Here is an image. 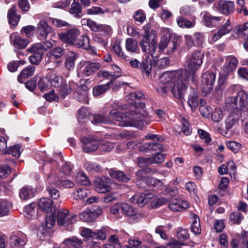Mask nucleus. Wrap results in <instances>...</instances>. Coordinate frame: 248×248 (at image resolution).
<instances>
[{
  "mask_svg": "<svg viewBox=\"0 0 248 248\" xmlns=\"http://www.w3.org/2000/svg\"><path fill=\"white\" fill-rule=\"evenodd\" d=\"M60 39L63 42L78 48L88 49L90 47L89 39L87 36L80 35L78 30L72 28L60 33Z\"/></svg>",
  "mask_w": 248,
  "mask_h": 248,
  "instance_id": "obj_1",
  "label": "nucleus"
},
{
  "mask_svg": "<svg viewBox=\"0 0 248 248\" xmlns=\"http://www.w3.org/2000/svg\"><path fill=\"white\" fill-rule=\"evenodd\" d=\"M113 50L117 54V55L125 60V61H129V57L126 56L122 50V48L119 43H115L113 46Z\"/></svg>",
  "mask_w": 248,
  "mask_h": 248,
  "instance_id": "obj_56",
  "label": "nucleus"
},
{
  "mask_svg": "<svg viewBox=\"0 0 248 248\" xmlns=\"http://www.w3.org/2000/svg\"><path fill=\"white\" fill-rule=\"evenodd\" d=\"M34 70L35 67L31 65L23 69L18 76V81L20 83H23L27 78L33 75Z\"/></svg>",
  "mask_w": 248,
  "mask_h": 248,
  "instance_id": "obj_35",
  "label": "nucleus"
},
{
  "mask_svg": "<svg viewBox=\"0 0 248 248\" xmlns=\"http://www.w3.org/2000/svg\"><path fill=\"white\" fill-rule=\"evenodd\" d=\"M37 31L43 39H46L48 34L52 32L51 28L44 20L40 21L38 23Z\"/></svg>",
  "mask_w": 248,
  "mask_h": 248,
  "instance_id": "obj_26",
  "label": "nucleus"
},
{
  "mask_svg": "<svg viewBox=\"0 0 248 248\" xmlns=\"http://www.w3.org/2000/svg\"><path fill=\"white\" fill-rule=\"evenodd\" d=\"M165 159V155L162 154L158 153L154 155L152 157L144 158L141 157L139 159V164H144L145 166L152 164H158L163 162Z\"/></svg>",
  "mask_w": 248,
  "mask_h": 248,
  "instance_id": "obj_21",
  "label": "nucleus"
},
{
  "mask_svg": "<svg viewBox=\"0 0 248 248\" xmlns=\"http://www.w3.org/2000/svg\"><path fill=\"white\" fill-rule=\"evenodd\" d=\"M69 11L72 15L76 18H79L81 17L82 9L81 5L78 2V0H73Z\"/></svg>",
  "mask_w": 248,
  "mask_h": 248,
  "instance_id": "obj_33",
  "label": "nucleus"
},
{
  "mask_svg": "<svg viewBox=\"0 0 248 248\" xmlns=\"http://www.w3.org/2000/svg\"><path fill=\"white\" fill-rule=\"evenodd\" d=\"M153 63L158 67L161 68H164L169 64V61L167 57H163L160 59L156 58H152Z\"/></svg>",
  "mask_w": 248,
  "mask_h": 248,
  "instance_id": "obj_55",
  "label": "nucleus"
},
{
  "mask_svg": "<svg viewBox=\"0 0 248 248\" xmlns=\"http://www.w3.org/2000/svg\"><path fill=\"white\" fill-rule=\"evenodd\" d=\"M125 48L127 51L131 53H138L139 51L137 41L131 38L126 39Z\"/></svg>",
  "mask_w": 248,
  "mask_h": 248,
  "instance_id": "obj_37",
  "label": "nucleus"
},
{
  "mask_svg": "<svg viewBox=\"0 0 248 248\" xmlns=\"http://www.w3.org/2000/svg\"><path fill=\"white\" fill-rule=\"evenodd\" d=\"M77 54L73 51H69L67 53L65 59V67L70 70L74 67Z\"/></svg>",
  "mask_w": 248,
  "mask_h": 248,
  "instance_id": "obj_36",
  "label": "nucleus"
},
{
  "mask_svg": "<svg viewBox=\"0 0 248 248\" xmlns=\"http://www.w3.org/2000/svg\"><path fill=\"white\" fill-rule=\"evenodd\" d=\"M191 229L192 232L195 234H200L201 232V228L199 217L194 214L191 215Z\"/></svg>",
  "mask_w": 248,
  "mask_h": 248,
  "instance_id": "obj_38",
  "label": "nucleus"
},
{
  "mask_svg": "<svg viewBox=\"0 0 248 248\" xmlns=\"http://www.w3.org/2000/svg\"><path fill=\"white\" fill-rule=\"evenodd\" d=\"M13 46L18 49L24 48L28 45V40L23 39L16 34L13 33L10 36Z\"/></svg>",
  "mask_w": 248,
  "mask_h": 248,
  "instance_id": "obj_31",
  "label": "nucleus"
},
{
  "mask_svg": "<svg viewBox=\"0 0 248 248\" xmlns=\"http://www.w3.org/2000/svg\"><path fill=\"white\" fill-rule=\"evenodd\" d=\"M110 82L103 85H100L93 88V93L94 96H98L104 93L110 87Z\"/></svg>",
  "mask_w": 248,
  "mask_h": 248,
  "instance_id": "obj_46",
  "label": "nucleus"
},
{
  "mask_svg": "<svg viewBox=\"0 0 248 248\" xmlns=\"http://www.w3.org/2000/svg\"><path fill=\"white\" fill-rule=\"evenodd\" d=\"M90 120L94 124H106L110 123V120L99 114H93L90 116Z\"/></svg>",
  "mask_w": 248,
  "mask_h": 248,
  "instance_id": "obj_44",
  "label": "nucleus"
},
{
  "mask_svg": "<svg viewBox=\"0 0 248 248\" xmlns=\"http://www.w3.org/2000/svg\"><path fill=\"white\" fill-rule=\"evenodd\" d=\"M27 241L26 235L21 232L13 234L10 238L11 245L15 247H23L26 245Z\"/></svg>",
  "mask_w": 248,
  "mask_h": 248,
  "instance_id": "obj_20",
  "label": "nucleus"
},
{
  "mask_svg": "<svg viewBox=\"0 0 248 248\" xmlns=\"http://www.w3.org/2000/svg\"><path fill=\"white\" fill-rule=\"evenodd\" d=\"M143 32L141 35L142 38H151V40L156 39V31L151 30V25L149 24L145 25L142 29Z\"/></svg>",
  "mask_w": 248,
  "mask_h": 248,
  "instance_id": "obj_41",
  "label": "nucleus"
},
{
  "mask_svg": "<svg viewBox=\"0 0 248 248\" xmlns=\"http://www.w3.org/2000/svg\"><path fill=\"white\" fill-rule=\"evenodd\" d=\"M36 204L32 203L25 208V216L28 218H32L35 214L34 208Z\"/></svg>",
  "mask_w": 248,
  "mask_h": 248,
  "instance_id": "obj_58",
  "label": "nucleus"
},
{
  "mask_svg": "<svg viewBox=\"0 0 248 248\" xmlns=\"http://www.w3.org/2000/svg\"><path fill=\"white\" fill-rule=\"evenodd\" d=\"M57 220L59 225L67 226L76 222V216L69 214L67 210H62L57 213Z\"/></svg>",
  "mask_w": 248,
  "mask_h": 248,
  "instance_id": "obj_11",
  "label": "nucleus"
},
{
  "mask_svg": "<svg viewBox=\"0 0 248 248\" xmlns=\"http://www.w3.org/2000/svg\"><path fill=\"white\" fill-rule=\"evenodd\" d=\"M145 181L147 186H148L149 187H151L152 188L155 189H160L163 185V184L161 180L152 177H146Z\"/></svg>",
  "mask_w": 248,
  "mask_h": 248,
  "instance_id": "obj_39",
  "label": "nucleus"
},
{
  "mask_svg": "<svg viewBox=\"0 0 248 248\" xmlns=\"http://www.w3.org/2000/svg\"><path fill=\"white\" fill-rule=\"evenodd\" d=\"M88 88L86 86H80L77 88L75 97L79 102L88 103Z\"/></svg>",
  "mask_w": 248,
  "mask_h": 248,
  "instance_id": "obj_28",
  "label": "nucleus"
},
{
  "mask_svg": "<svg viewBox=\"0 0 248 248\" xmlns=\"http://www.w3.org/2000/svg\"><path fill=\"white\" fill-rule=\"evenodd\" d=\"M224 116V113L220 108H216L215 111L212 114V119L215 122H219L220 121Z\"/></svg>",
  "mask_w": 248,
  "mask_h": 248,
  "instance_id": "obj_61",
  "label": "nucleus"
},
{
  "mask_svg": "<svg viewBox=\"0 0 248 248\" xmlns=\"http://www.w3.org/2000/svg\"><path fill=\"white\" fill-rule=\"evenodd\" d=\"M36 190L31 186L26 185L19 190L18 195L22 201H27L32 198L35 195Z\"/></svg>",
  "mask_w": 248,
  "mask_h": 248,
  "instance_id": "obj_22",
  "label": "nucleus"
},
{
  "mask_svg": "<svg viewBox=\"0 0 248 248\" xmlns=\"http://www.w3.org/2000/svg\"><path fill=\"white\" fill-rule=\"evenodd\" d=\"M176 21L178 26L182 28H193L196 24L195 19L190 21L182 16L178 17Z\"/></svg>",
  "mask_w": 248,
  "mask_h": 248,
  "instance_id": "obj_34",
  "label": "nucleus"
},
{
  "mask_svg": "<svg viewBox=\"0 0 248 248\" xmlns=\"http://www.w3.org/2000/svg\"><path fill=\"white\" fill-rule=\"evenodd\" d=\"M52 201L48 198H42L38 202V208L44 212H52Z\"/></svg>",
  "mask_w": 248,
  "mask_h": 248,
  "instance_id": "obj_32",
  "label": "nucleus"
},
{
  "mask_svg": "<svg viewBox=\"0 0 248 248\" xmlns=\"http://www.w3.org/2000/svg\"><path fill=\"white\" fill-rule=\"evenodd\" d=\"M46 78L50 83L51 86L59 87L62 82V78L60 75H58L54 71H50L46 75Z\"/></svg>",
  "mask_w": 248,
  "mask_h": 248,
  "instance_id": "obj_27",
  "label": "nucleus"
},
{
  "mask_svg": "<svg viewBox=\"0 0 248 248\" xmlns=\"http://www.w3.org/2000/svg\"><path fill=\"white\" fill-rule=\"evenodd\" d=\"M121 209L124 214L129 217L136 216L138 213L137 208L126 203H123L121 204Z\"/></svg>",
  "mask_w": 248,
  "mask_h": 248,
  "instance_id": "obj_45",
  "label": "nucleus"
},
{
  "mask_svg": "<svg viewBox=\"0 0 248 248\" xmlns=\"http://www.w3.org/2000/svg\"><path fill=\"white\" fill-rule=\"evenodd\" d=\"M59 88H60V93L63 97H64L66 95L70 93L72 91L70 87L65 83L62 82Z\"/></svg>",
  "mask_w": 248,
  "mask_h": 248,
  "instance_id": "obj_63",
  "label": "nucleus"
},
{
  "mask_svg": "<svg viewBox=\"0 0 248 248\" xmlns=\"http://www.w3.org/2000/svg\"><path fill=\"white\" fill-rule=\"evenodd\" d=\"M102 213L101 208L92 210L87 209L79 214V218L85 222H90L95 219Z\"/></svg>",
  "mask_w": 248,
  "mask_h": 248,
  "instance_id": "obj_19",
  "label": "nucleus"
},
{
  "mask_svg": "<svg viewBox=\"0 0 248 248\" xmlns=\"http://www.w3.org/2000/svg\"><path fill=\"white\" fill-rule=\"evenodd\" d=\"M182 72L183 71L178 70L166 72L162 74L159 78V80L164 86L161 87V90L158 91L160 92L163 95H166L170 90V87L173 84L174 81L179 76H182Z\"/></svg>",
  "mask_w": 248,
  "mask_h": 248,
  "instance_id": "obj_6",
  "label": "nucleus"
},
{
  "mask_svg": "<svg viewBox=\"0 0 248 248\" xmlns=\"http://www.w3.org/2000/svg\"><path fill=\"white\" fill-rule=\"evenodd\" d=\"M152 193L148 192H144L142 193H137L131 199L133 203L138 204L140 206H143L149 202L153 198Z\"/></svg>",
  "mask_w": 248,
  "mask_h": 248,
  "instance_id": "obj_13",
  "label": "nucleus"
},
{
  "mask_svg": "<svg viewBox=\"0 0 248 248\" xmlns=\"http://www.w3.org/2000/svg\"><path fill=\"white\" fill-rule=\"evenodd\" d=\"M89 191L86 188H78L75 189L72 193V196L76 200H82L86 198Z\"/></svg>",
  "mask_w": 248,
  "mask_h": 248,
  "instance_id": "obj_43",
  "label": "nucleus"
},
{
  "mask_svg": "<svg viewBox=\"0 0 248 248\" xmlns=\"http://www.w3.org/2000/svg\"><path fill=\"white\" fill-rule=\"evenodd\" d=\"M109 184L110 180L106 177L97 178L93 183L95 191L101 193L109 191L110 189Z\"/></svg>",
  "mask_w": 248,
  "mask_h": 248,
  "instance_id": "obj_15",
  "label": "nucleus"
},
{
  "mask_svg": "<svg viewBox=\"0 0 248 248\" xmlns=\"http://www.w3.org/2000/svg\"><path fill=\"white\" fill-rule=\"evenodd\" d=\"M81 235L85 239L88 240L89 239L93 238L96 236V233L92 231L89 228H82L80 231Z\"/></svg>",
  "mask_w": 248,
  "mask_h": 248,
  "instance_id": "obj_57",
  "label": "nucleus"
},
{
  "mask_svg": "<svg viewBox=\"0 0 248 248\" xmlns=\"http://www.w3.org/2000/svg\"><path fill=\"white\" fill-rule=\"evenodd\" d=\"M201 15H202L205 26L208 27H213L217 26L222 20V17L212 16L207 12H203L201 13Z\"/></svg>",
  "mask_w": 248,
  "mask_h": 248,
  "instance_id": "obj_18",
  "label": "nucleus"
},
{
  "mask_svg": "<svg viewBox=\"0 0 248 248\" xmlns=\"http://www.w3.org/2000/svg\"><path fill=\"white\" fill-rule=\"evenodd\" d=\"M204 54L201 50H196L187 58L185 71L183 73L191 77L192 81L195 80L196 72L203 63Z\"/></svg>",
  "mask_w": 248,
  "mask_h": 248,
  "instance_id": "obj_2",
  "label": "nucleus"
},
{
  "mask_svg": "<svg viewBox=\"0 0 248 248\" xmlns=\"http://www.w3.org/2000/svg\"><path fill=\"white\" fill-rule=\"evenodd\" d=\"M225 108L229 112L225 121L226 129L229 130L237 124L240 112L236 107V100L234 97H227L226 99Z\"/></svg>",
  "mask_w": 248,
  "mask_h": 248,
  "instance_id": "obj_3",
  "label": "nucleus"
},
{
  "mask_svg": "<svg viewBox=\"0 0 248 248\" xmlns=\"http://www.w3.org/2000/svg\"><path fill=\"white\" fill-rule=\"evenodd\" d=\"M63 54V51L62 49L60 47H57L48 52L46 54L47 59L46 60L47 62H54L55 66H58L60 64L62 63V62L60 61H57L58 59L62 57Z\"/></svg>",
  "mask_w": 248,
  "mask_h": 248,
  "instance_id": "obj_14",
  "label": "nucleus"
},
{
  "mask_svg": "<svg viewBox=\"0 0 248 248\" xmlns=\"http://www.w3.org/2000/svg\"><path fill=\"white\" fill-rule=\"evenodd\" d=\"M86 14L90 15H103L104 11L103 9L98 6H93L86 10Z\"/></svg>",
  "mask_w": 248,
  "mask_h": 248,
  "instance_id": "obj_60",
  "label": "nucleus"
},
{
  "mask_svg": "<svg viewBox=\"0 0 248 248\" xmlns=\"http://www.w3.org/2000/svg\"><path fill=\"white\" fill-rule=\"evenodd\" d=\"M63 244L65 245L64 248H82L83 241L76 236L66 238Z\"/></svg>",
  "mask_w": 248,
  "mask_h": 248,
  "instance_id": "obj_29",
  "label": "nucleus"
},
{
  "mask_svg": "<svg viewBox=\"0 0 248 248\" xmlns=\"http://www.w3.org/2000/svg\"><path fill=\"white\" fill-rule=\"evenodd\" d=\"M23 149L21 146L17 144L11 147L9 153L13 155L15 157L18 158L20 156L21 153Z\"/></svg>",
  "mask_w": 248,
  "mask_h": 248,
  "instance_id": "obj_59",
  "label": "nucleus"
},
{
  "mask_svg": "<svg viewBox=\"0 0 248 248\" xmlns=\"http://www.w3.org/2000/svg\"><path fill=\"white\" fill-rule=\"evenodd\" d=\"M98 76L99 77H104L108 79H109L110 81V84L112 82L115 80V79L119 78V75L114 74L112 73V72H108L105 71H101L98 73Z\"/></svg>",
  "mask_w": 248,
  "mask_h": 248,
  "instance_id": "obj_53",
  "label": "nucleus"
},
{
  "mask_svg": "<svg viewBox=\"0 0 248 248\" xmlns=\"http://www.w3.org/2000/svg\"><path fill=\"white\" fill-rule=\"evenodd\" d=\"M236 100V102L239 101L240 106L245 107L248 103V95L246 92L244 90L239 91L237 94L236 97H233Z\"/></svg>",
  "mask_w": 248,
  "mask_h": 248,
  "instance_id": "obj_42",
  "label": "nucleus"
},
{
  "mask_svg": "<svg viewBox=\"0 0 248 248\" xmlns=\"http://www.w3.org/2000/svg\"><path fill=\"white\" fill-rule=\"evenodd\" d=\"M110 175L113 178L117 179L120 182L126 183L130 179V177L128 175L125 174L122 171H112L110 172Z\"/></svg>",
  "mask_w": 248,
  "mask_h": 248,
  "instance_id": "obj_40",
  "label": "nucleus"
},
{
  "mask_svg": "<svg viewBox=\"0 0 248 248\" xmlns=\"http://www.w3.org/2000/svg\"><path fill=\"white\" fill-rule=\"evenodd\" d=\"M181 42L179 37H174L171 40L169 38H161L159 44L160 50L170 54L175 50Z\"/></svg>",
  "mask_w": 248,
  "mask_h": 248,
  "instance_id": "obj_7",
  "label": "nucleus"
},
{
  "mask_svg": "<svg viewBox=\"0 0 248 248\" xmlns=\"http://www.w3.org/2000/svg\"><path fill=\"white\" fill-rule=\"evenodd\" d=\"M11 207V203L6 200H0V217L7 216Z\"/></svg>",
  "mask_w": 248,
  "mask_h": 248,
  "instance_id": "obj_47",
  "label": "nucleus"
},
{
  "mask_svg": "<svg viewBox=\"0 0 248 248\" xmlns=\"http://www.w3.org/2000/svg\"><path fill=\"white\" fill-rule=\"evenodd\" d=\"M76 180L77 183L84 185H90L91 183L86 174L83 172L78 173L76 177Z\"/></svg>",
  "mask_w": 248,
  "mask_h": 248,
  "instance_id": "obj_51",
  "label": "nucleus"
},
{
  "mask_svg": "<svg viewBox=\"0 0 248 248\" xmlns=\"http://www.w3.org/2000/svg\"><path fill=\"white\" fill-rule=\"evenodd\" d=\"M139 45L142 51L145 54L151 55L152 58L158 57L159 54L156 51L157 46L156 39L151 40V38H142L139 42Z\"/></svg>",
  "mask_w": 248,
  "mask_h": 248,
  "instance_id": "obj_8",
  "label": "nucleus"
},
{
  "mask_svg": "<svg viewBox=\"0 0 248 248\" xmlns=\"http://www.w3.org/2000/svg\"><path fill=\"white\" fill-rule=\"evenodd\" d=\"M216 76L214 73L207 71L202 76V89L206 93L212 90L216 80Z\"/></svg>",
  "mask_w": 248,
  "mask_h": 248,
  "instance_id": "obj_12",
  "label": "nucleus"
},
{
  "mask_svg": "<svg viewBox=\"0 0 248 248\" xmlns=\"http://www.w3.org/2000/svg\"><path fill=\"white\" fill-rule=\"evenodd\" d=\"M7 17L10 24L15 26L17 25L20 20V16L17 14L16 5H12L8 10Z\"/></svg>",
  "mask_w": 248,
  "mask_h": 248,
  "instance_id": "obj_30",
  "label": "nucleus"
},
{
  "mask_svg": "<svg viewBox=\"0 0 248 248\" xmlns=\"http://www.w3.org/2000/svg\"><path fill=\"white\" fill-rule=\"evenodd\" d=\"M113 143L105 140H99V150L101 152H109L114 148Z\"/></svg>",
  "mask_w": 248,
  "mask_h": 248,
  "instance_id": "obj_49",
  "label": "nucleus"
},
{
  "mask_svg": "<svg viewBox=\"0 0 248 248\" xmlns=\"http://www.w3.org/2000/svg\"><path fill=\"white\" fill-rule=\"evenodd\" d=\"M47 184L50 185H54V186L59 187L63 188H71L74 186V183L71 180L68 179L60 180L57 177L56 174L54 172H52L48 175L46 179Z\"/></svg>",
  "mask_w": 248,
  "mask_h": 248,
  "instance_id": "obj_10",
  "label": "nucleus"
},
{
  "mask_svg": "<svg viewBox=\"0 0 248 248\" xmlns=\"http://www.w3.org/2000/svg\"><path fill=\"white\" fill-rule=\"evenodd\" d=\"M28 51L32 53V54H39L40 55H43L45 52L41 43L33 44L31 47L28 49Z\"/></svg>",
  "mask_w": 248,
  "mask_h": 248,
  "instance_id": "obj_54",
  "label": "nucleus"
},
{
  "mask_svg": "<svg viewBox=\"0 0 248 248\" xmlns=\"http://www.w3.org/2000/svg\"><path fill=\"white\" fill-rule=\"evenodd\" d=\"M191 77L182 72V76H180L174 81L171 87H170V91L173 95L176 98L182 100L187 89V81Z\"/></svg>",
  "mask_w": 248,
  "mask_h": 248,
  "instance_id": "obj_5",
  "label": "nucleus"
},
{
  "mask_svg": "<svg viewBox=\"0 0 248 248\" xmlns=\"http://www.w3.org/2000/svg\"><path fill=\"white\" fill-rule=\"evenodd\" d=\"M168 202L167 199L164 197H160L157 199H154L152 202V206L154 208H157L160 206L167 203Z\"/></svg>",
  "mask_w": 248,
  "mask_h": 248,
  "instance_id": "obj_64",
  "label": "nucleus"
},
{
  "mask_svg": "<svg viewBox=\"0 0 248 248\" xmlns=\"http://www.w3.org/2000/svg\"><path fill=\"white\" fill-rule=\"evenodd\" d=\"M89 114L87 108H82L78 110L77 118L79 122H83L84 120L88 116Z\"/></svg>",
  "mask_w": 248,
  "mask_h": 248,
  "instance_id": "obj_62",
  "label": "nucleus"
},
{
  "mask_svg": "<svg viewBox=\"0 0 248 248\" xmlns=\"http://www.w3.org/2000/svg\"><path fill=\"white\" fill-rule=\"evenodd\" d=\"M169 207L172 211L179 212L189 208V204L186 201L174 199L170 202Z\"/></svg>",
  "mask_w": 248,
  "mask_h": 248,
  "instance_id": "obj_23",
  "label": "nucleus"
},
{
  "mask_svg": "<svg viewBox=\"0 0 248 248\" xmlns=\"http://www.w3.org/2000/svg\"><path fill=\"white\" fill-rule=\"evenodd\" d=\"M83 143L82 149L84 152L90 153L99 150V140H92L87 137H83L81 139Z\"/></svg>",
  "mask_w": 248,
  "mask_h": 248,
  "instance_id": "obj_16",
  "label": "nucleus"
},
{
  "mask_svg": "<svg viewBox=\"0 0 248 248\" xmlns=\"http://www.w3.org/2000/svg\"><path fill=\"white\" fill-rule=\"evenodd\" d=\"M232 28L231 26V21L229 19L227 20L226 22L222 25L218 30L217 32L215 33L212 37V39L214 41H216L220 39L223 35L229 33Z\"/></svg>",
  "mask_w": 248,
  "mask_h": 248,
  "instance_id": "obj_25",
  "label": "nucleus"
},
{
  "mask_svg": "<svg viewBox=\"0 0 248 248\" xmlns=\"http://www.w3.org/2000/svg\"><path fill=\"white\" fill-rule=\"evenodd\" d=\"M187 103L192 111H195L199 105V100L197 93L194 92L192 94L189 95Z\"/></svg>",
  "mask_w": 248,
  "mask_h": 248,
  "instance_id": "obj_48",
  "label": "nucleus"
},
{
  "mask_svg": "<svg viewBox=\"0 0 248 248\" xmlns=\"http://www.w3.org/2000/svg\"><path fill=\"white\" fill-rule=\"evenodd\" d=\"M84 168L87 171L91 172H98L101 170V167L98 164L90 161L85 163Z\"/></svg>",
  "mask_w": 248,
  "mask_h": 248,
  "instance_id": "obj_52",
  "label": "nucleus"
},
{
  "mask_svg": "<svg viewBox=\"0 0 248 248\" xmlns=\"http://www.w3.org/2000/svg\"><path fill=\"white\" fill-rule=\"evenodd\" d=\"M238 61L233 56H228L225 58V62L222 69L224 71V74H220L218 82L221 81L222 83L227 78L228 74L234 71L237 65Z\"/></svg>",
  "mask_w": 248,
  "mask_h": 248,
  "instance_id": "obj_9",
  "label": "nucleus"
},
{
  "mask_svg": "<svg viewBox=\"0 0 248 248\" xmlns=\"http://www.w3.org/2000/svg\"><path fill=\"white\" fill-rule=\"evenodd\" d=\"M214 5L218 12L224 15L231 13L234 7L233 2L225 0H220Z\"/></svg>",
  "mask_w": 248,
  "mask_h": 248,
  "instance_id": "obj_17",
  "label": "nucleus"
},
{
  "mask_svg": "<svg viewBox=\"0 0 248 248\" xmlns=\"http://www.w3.org/2000/svg\"><path fill=\"white\" fill-rule=\"evenodd\" d=\"M110 120L112 119L118 122L117 124L119 125L120 122L124 120H126V117L123 118L121 112L116 109L112 110L108 115V119Z\"/></svg>",
  "mask_w": 248,
  "mask_h": 248,
  "instance_id": "obj_50",
  "label": "nucleus"
},
{
  "mask_svg": "<svg viewBox=\"0 0 248 248\" xmlns=\"http://www.w3.org/2000/svg\"><path fill=\"white\" fill-rule=\"evenodd\" d=\"M145 111L139 112V110L130 111L126 116V120L120 122L121 126H134L141 128L145 124H148L150 123L147 121Z\"/></svg>",
  "mask_w": 248,
  "mask_h": 248,
  "instance_id": "obj_4",
  "label": "nucleus"
},
{
  "mask_svg": "<svg viewBox=\"0 0 248 248\" xmlns=\"http://www.w3.org/2000/svg\"><path fill=\"white\" fill-rule=\"evenodd\" d=\"M101 68V65L98 62H86L83 65L82 73L86 76L92 75Z\"/></svg>",
  "mask_w": 248,
  "mask_h": 248,
  "instance_id": "obj_24",
  "label": "nucleus"
}]
</instances>
